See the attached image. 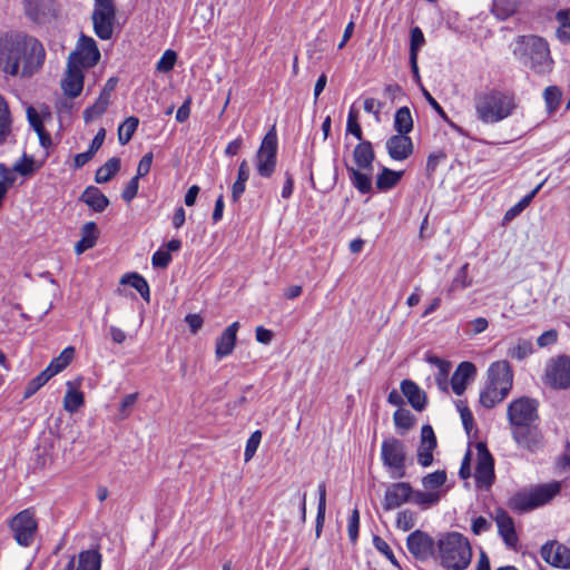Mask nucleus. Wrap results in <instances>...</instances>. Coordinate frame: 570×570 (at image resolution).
<instances>
[{"label":"nucleus","mask_w":570,"mask_h":570,"mask_svg":"<svg viewBox=\"0 0 570 570\" xmlns=\"http://www.w3.org/2000/svg\"><path fill=\"white\" fill-rule=\"evenodd\" d=\"M27 118H28L29 125L32 127V129L37 134L45 130L41 117L33 107L27 108Z\"/></svg>","instance_id":"obj_63"},{"label":"nucleus","mask_w":570,"mask_h":570,"mask_svg":"<svg viewBox=\"0 0 570 570\" xmlns=\"http://www.w3.org/2000/svg\"><path fill=\"white\" fill-rule=\"evenodd\" d=\"M468 268H469L468 263H465L464 265H462L460 267L456 275L452 279L451 286L448 289L449 296L456 289H464V288L471 286L472 282L469 278Z\"/></svg>","instance_id":"obj_47"},{"label":"nucleus","mask_w":570,"mask_h":570,"mask_svg":"<svg viewBox=\"0 0 570 570\" xmlns=\"http://www.w3.org/2000/svg\"><path fill=\"white\" fill-rule=\"evenodd\" d=\"M373 546L375 547V549L377 551H380L382 554H384L391 561L392 564L400 567L392 549L390 548V546L387 544V542L385 540H383L379 535H374L373 537Z\"/></svg>","instance_id":"obj_56"},{"label":"nucleus","mask_w":570,"mask_h":570,"mask_svg":"<svg viewBox=\"0 0 570 570\" xmlns=\"http://www.w3.org/2000/svg\"><path fill=\"white\" fill-rule=\"evenodd\" d=\"M262 441V432L259 430L254 431L248 438L244 452V460L248 462L255 455Z\"/></svg>","instance_id":"obj_53"},{"label":"nucleus","mask_w":570,"mask_h":570,"mask_svg":"<svg viewBox=\"0 0 570 570\" xmlns=\"http://www.w3.org/2000/svg\"><path fill=\"white\" fill-rule=\"evenodd\" d=\"M138 188L139 179L137 177H132L122 190L121 197L124 200L128 203L131 202L137 196Z\"/></svg>","instance_id":"obj_64"},{"label":"nucleus","mask_w":570,"mask_h":570,"mask_svg":"<svg viewBox=\"0 0 570 570\" xmlns=\"http://www.w3.org/2000/svg\"><path fill=\"white\" fill-rule=\"evenodd\" d=\"M358 528H360V513L357 509L352 511V514L348 519L347 532L348 538L352 543H355L358 538Z\"/></svg>","instance_id":"obj_58"},{"label":"nucleus","mask_w":570,"mask_h":570,"mask_svg":"<svg viewBox=\"0 0 570 570\" xmlns=\"http://www.w3.org/2000/svg\"><path fill=\"white\" fill-rule=\"evenodd\" d=\"M51 370L45 368L35 379H32L26 387L24 397L28 399L38 392L51 377Z\"/></svg>","instance_id":"obj_49"},{"label":"nucleus","mask_w":570,"mask_h":570,"mask_svg":"<svg viewBox=\"0 0 570 570\" xmlns=\"http://www.w3.org/2000/svg\"><path fill=\"white\" fill-rule=\"evenodd\" d=\"M102 556L97 549H88L70 556L66 563L59 562L52 570H101Z\"/></svg>","instance_id":"obj_14"},{"label":"nucleus","mask_w":570,"mask_h":570,"mask_svg":"<svg viewBox=\"0 0 570 570\" xmlns=\"http://www.w3.org/2000/svg\"><path fill=\"white\" fill-rule=\"evenodd\" d=\"M401 391L414 410L422 411L425 407V394L416 383L411 380H404L401 382Z\"/></svg>","instance_id":"obj_28"},{"label":"nucleus","mask_w":570,"mask_h":570,"mask_svg":"<svg viewBox=\"0 0 570 570\" xmlns=\"http://www.w3.org/2000/svg\"><path fill=\"white\" fill-rule=\"evenodd\" d=\"M83 404V393L72 389H68L63 397V407L69 413H75Z\"/></svg>","instance_id":"obj_45"},{"label":"nucleus","mask_w":570,"mask_h":570,"mask_svg":"<svg viewBox=\"0 0 570 570\" xmlns=\"http://www.w3.org/2000/svg\"><path fill=\"white\" fill-rule=\"evenodd\" d=\"M513 55L537 73L551 69L552 59L548 42L538 36H519L513 43Z\"/></svg>","instance_id":"obj_4"},{"label":"nucleus","mask_w":570,"mask_h":570,"mask_svg":"<svg viewBox=\"0 0 570 570\" xmlns=\"http://www.w3.org/2000/svg\"><path fill=\"white\" fill-rule=\"evenodd\" d=\"M403 171H394L387 167H383L376 177V188L385 191L392 189L402 178Z\"/></svg>","instance_id":"obj_36"},{"label":"nucleus","mask_w":570,"mask_h":570,"mask_svg":"<svg viewBox=\"0 0 570 570\" xmlns=\"http://www.w3.org/2000/svg\"><path fill=\"white\" fill-rule=\"evenodd\" d=\"M473 105L478 119L487 125L507 119L517 108L513 94L494 88L478 92Z\"/></svg>","instance_id":"obj_2"},{"label":"nucleus","mask_w":570,"mask_h":570,"mask_svg":"<svg viewBox=\"0 0 570 570\" xmlns=\"http://www.w3.org/2000/svg\"><path fill=\"white\" fill-rule=\"evenodd\" d=\"M538 403L527 396L512 401L508 406V419L514 428L529 426L538 416Z\"/></svg>","instance_id":"obj_10"},{"label":"nucleus","mask_w":570,"mask_h":570,"mask_svg":"<svg viewBox=\"0 0 570 570\" xmlns=\"http://www.w3.org/2000/svg\"><path fill=\"white\" fill-rule=\"evenodd\" d=\"M441 499L440 492L434 491H414L411 495V501L422 509H428L436 504Z\"/></svg>","instance_id":"obj_42"},{"label":"nucleus","mask_w":570,"mask_h":570,"mask_svg":"<svg viewBox=\"0 0 570 570\" xmlns=\"http://www.w3.org/2000/svg\"><path fill=\"white\" fill-rule=\"evenodd\" d=\"M121 284H128L132 288H135L140 296L149 303L150 301V289L147 281L138 273L126 274L121 278Z\"/></svg>","instance_id":"obj_34"},{"label":"nucleus","mask_w":570,"mask_h":570,"mask_svg":"<svg viewBox=\"0 0 570 570\" xmlns=\"http://www.w3.org/2000/svg\"><path fill=\"white\" fill-rule=\"evenodd\" d=\"M345 167L354 188H356L361 194H368L372 191V173L355 168L347 164H345Z\"/></svg>","instance_id":"obj_29"},{"label":"nucleus","mask_w":570,"mask_h":570,"mask_svg":"<svg viewBox=\"0 0 570 570\" xmlns=\"http://www.w3.org/2000/svg\"><path fill=\"white\" fill-rule=\"evenodd\" d=\"M109 105H110V100H108L105 97L99 95V97L94 102V105H91L90 107H88L83 110L85 122H90L91 120L104 115Z\"/></svg>","instance_id":"obj_44"},{"label":"nucleus","mask_w":570,"mask_h":570,"mask_svg":"<svg viewBox=\"0 0 570 570\" xmlns=\"http://www.w3.org/2000/svg\"><path fill=\"white\" fill-rule=\"evenodd\" d=\"M8 525L19 546L28 548L33 543L38 522L32 509L28 508L17 513L9 520Z\"/></svg>","instance_id":"obj_8"},{"label":"nucleus","mask_w":570,"mask_h":570,"mask_svg":"<svg viewBox=\"0 0 570 570\" xmlns=\"http://www.w3.org/2000/svg\"><path fill=\"white\" fill-rule=\"evenodd\" d=\"M558 331L554 328L548 330L543 332L537 340V344L539 347H548L557 343L558 341Z\"/></svg>","instance_id":"obj_61"},{"label":"nucleus","mask_w":570,"mask_h":570,"mask_svg":"<svg viewBox=\"0 0 570 570\" xmlns=\"http://www.w3.org/2000/svg\"><path fill=\"white\" fill-rule=\"evenodd\" d=\"M381 459L392 478L405 476L406 451L402 441L393 436L384 439L381 445Z\"/></svg>","instance_id":"obj_6"},{"label":"nucleus","mask_w":570,"mask_h":570,"mask_svg":"<svg viewBox=\"0 0 570 570\" xmlns=\"http://www.w3.org/2000/svg\"><path fill=\"white\" fill-rule=\"evenodd\" d=\"M406 547L415 559L425 561L434 552V540L426 532L415 530L407 537Z\"/></svg>","instance_id":"obj_16"},{"label":"nucleus","mask_w":570,"mask_h":570,"mask_svg":"<svg viewBox=\"0 0 570 570\" xmlns=\"http://www.w3.org/2000/svg\"><path fill=\"white\" fill-rule=\"evenodd\" d=\"M542 185L543 183L539 184L531 193L525 195L520 202H518L514 206L508 209L503 216V222H511L518 215H520L529 206L530 202L538 194Z\"/></svg>","instance_id":"obj_41"},{"label":"nucleus","mask_w":570,"mask_h":570,"mask_svg":"<svg viewBox=\"0 0 570 570\" xmlns=\"http://www.w3.org/2000/svg\"><path fill=\"white\" fill-rule=\"evenodd\" d=\"M560 483L554 481L520 491L509 500V507L519 513L529 512L550 502L560 492Z\"/></svg>","instance_id":"obj_5"},{"label":"nucleus","mask_w":570,"mask_h":570,"mask_svg":"<svg viewBox=\"0 0 570 570\" xmlns=\"http://www.w3.org/2000/svg\"><path fill=\"white\" fill-rule=\"evenodd\" d=\"M389 156L396 161L407 159L413 154V141L407 135H393L386 140Z\"/></svg>","instance_id":"obj_21"},{"label":"nucleus","mask_w":570,"mask_h":570,"mask_svg":"<svg viewBox=\"0 0 570 570\" xmlns=\"http://www.w3.org/2000/svg\"><path fill=\"white\" fill-rule=\"evenodd\" d=\"M79 200L96 213H102L110 204L107 196L96 186H88L82 191Z\"/></svg>","instance_id":"obj_27"},{"label":"nucleus","mask_w":570,"mask_h":570,"mask_svg":"<svg viewBox=\"0 0 570 570\" xmlns=\"http://www.w3.org/2000/svg\"><path fill=\"white\" fill-rule=\"evenodd\" d=\"M73 356L75 348L72 346H68L63 348L62 352L57 357H55L46 368L51 370L49 373L55 376L71 363Z\"/></svg>","instance_id":"obj_38"},{"label":"nucleus","mask_w":570,"mask_h":570,"mask_svg":"<svg viewBox=\"0 0 570 570\" xmlns=\"http://www.w3.org/2000/svg\"><path fill=\"white\" fill-rule=\"evenodd\" d=\"M561 97L562 92L557 86H549L544 89L543 99L549 114L554 112L559 108Z\"/></svg>","instance_id":"obj_46"},{"label":"nucleus","mask_w":570,"mask_h":570,"mask_svg":"<svg viewBox=\"0 0 570 570\" xmlns=\"http://www.w3.org/2000/svg\"><path fill=\"white\" fill-rule=\"evenodd\" d=\"M475 365L471 362H462L451 377V387L456 395L463 394L466 383L475 375Z\"/></svg>","instance_id":"obj_26"},{"label":"nucleus","mask_w":570,"mask_h":570,"mask_svg":"<svg viewBox=\"0 0 570 570\" xmlns=\"http://www.w3.org/2000/svg\"><path fill=\"white\" fill-rule=\"evenodd\" d=\"M546 383L557 390L570 389V356L551 358L546 366Z\"/></svg>","instance_id":"obj_11"},{"label":"nucleus","mask_w":570,"mask_h":570,"mask_svg":"<svg viewBox=\"0 0 570 570\" xmlns=\"http://www.w3.org/2000/svg\"><path fill=\"white\" fill-rule=\"evenodd\" d=\"M357 117H358L357 111L353 107H351V109L348 111V116H347L346 131H347V134L353 135L361 142V141H364L363 140V131L357 121Z\"/></svg>","instance_id":"obj_52"},{"label":"nucleus","mask_w":570,"mask_h":570,"mask_svg":"<svg viewBox=\"0 0 570 570\" xmlns=\"http://www.w3.org/2000/svg\"><path fill=\"white\" fill-rule=\"evenodd\" d=\"M375 153L372 142L364 140L358 142L353 150V160L355 168L372 173Z\"/></svg>","instance_id":"obj_25"},{"label":"nucleus","mask_w":570,"mask_h":570,"mask_svg":"<svg viewBox=\"0 0 570 570\" xmlns=\"http://www.w3.org/2000/svg\"><path fill=\"white\" fill-rule=\"evenodd\" d=\"M488 385L510 392L513 386V370L505 360L493 362L488 368Z\"/></svg>","instance_id":"obj_15"},{"label":"nucleus","mask_w":570,"mask_h":570,"mask_svg":"<svg viewBox=\"0 0 570 570\" xmlns=\"http://www.w3.org/2000/svg\"><path fill=\"white\" fill-rule=\"evenodd\" d=\"M277 134L275 127H273L264 136L255 156L256 170L261 177L271 178L275 173L277 165Z\"/></svg>","instance_id":"obj_7"},{"label":"nucleus","mask_w":570,"mask_h":570,"mask_svg":"<svg viewBox=\"0 0 570 570\" xmlns=\"http://www.w3.org/2000/svg\"><path fill=\"white\" fill-rule=\"evenodd\" d=\"M446 482V473L443 470H438L423 476L422 485L426 490H438Z\"/></svg>","instance_id":"obj_50"},{"label":"nucleus","mask_w":570,"mask_h":570,"mask_svg":"<svg viewBox=\"0 0 570 570\" xmlns=\"http://www.w3.org/2000/svg\"><path fill=\"white\" fill-rule=\"evenodd\" d=\"M512 434L519 445L531 452L539 450L543 445L541 433L537 429L530 428V425L513 429Z\"/></svg>","instance_id":"obj_24"},{"label":"nucleus","mask_w":570,"mask_h":570,"mask_svg":"<svg viewBox=\"0 0 570 570\" xmlns=\"http://www.w3.org/2000/svg\"><path fill=\"white\" fill-rule=\"evenodd\" d=\"M534 352L533 344L530 340L518 338L514 343H511L507 355L517 361H523Z\"/></svg>","instance_id":"obj_32"},{"label":"nucleus","mask_w":570,"mask_h":570,"mask_svg":"<svg viewBox=\"0 0 570 570\" xmlns=\"http://www.w3.org/2000/svg\"><path fill=\"white\" fill-rule=\"evenodd\" d=\"M120 169V159L112 157L108 159L101 167H99L95 175L97 184L108 183Z\"/></svg>","instance_id":"obj_35"},{"label":"nucleus","mask_w":570,"mask_h":570,"mask_svg":"<svg viewBox=\"0 0 570 570\" xmlns=\"http://www.w3.org/2000/svg\"><path fill=\"white\" fill-rule=\"evenodd\" d=\"M39 166L36 165L35 158L27 154H23L22 157L17 160L13 165V171L20 174L21 176H31Z\"/></svg>","instance_id":"obj_48"},{"label":"nucleus","mask_w":570,"mask_h":570,"mask_svg":"<svg viewBox=\"0 0 570 570\" xmlns=\"http://www.w3.org/2000/svg\"><path fill=\"white\" fill-rule=\"evenodd\" d=\"M116 9L114 0H95L92 11L94 30L101 40H109L114 33Z\"/></svg>","instance_id":"obj_9"},{"label":"nucleus","mask_w":570,"mask_h":570,"mask_svg":"<svg viewBox=\"0 0 570 570\" xmlns=\"http://www.w3.org/2000/svg\"><path fill=\"white\" fill-rule=\"evenodd\" d=\"M438 445L435 433L431 425L425 424L421 429V441L417 449V462L426 468L433 463V451Z\"/></svg>","instance_id":"obj_19"},{"label":"nucleus","mask_w":570,"mask_h":570,"mask_svg":"<svg viewBox=\"0 0 570 570\" xmlns=\"http://www.w3.org/2000/svg\"><path fill=\"white\" fill-rule=\"evenodd\" d=\"M100 51L94 38L81 35L76 49L69 55L68 61L81 68H91L98 63Z\"/></svg>","instance_id":"obj_12"},{"label":"nucleus","mask_w":570,"mask_h":570,"mask_svg":"<svg viewBox=\"0 0 570 570\" xmlns=\"http://www.w3.org/2000/svg\"><path fill=\"white\" fill-rule=\"evenodd\" d=\"M478 462L474 472L476 488L489 489L494 482V460L482 442L476 444Z\"/></svg>","instance_id":"obj_13"},{"label":"nucleus","mask_w":570,"mask_h":570,"mask_svg":"<svg viewBox=\"0 0 570 570\" xmlns=\"http://www.w3.org/2000/svg\"><path fill=\"white\" fill-rule=\"evenodd\" d=\"M425 39L422 30L419 27H415L411 30V43H410V55L415 52L417 55L419 49L423 46Z\"/></svg>","instance_id":"obj_62"},{"label":"nucleus","mask_w":570,"mask_h":570,"mask_svg":"<svg viewBox=\"0 0 570 570\" xmlns=\"http://www.w3.org/2000/svg\"><path fill=\"white\" fill-rule=\"evenodd\" d=\"M138 125L139 120L134 116L125 119V121L118 127V140L120 145L125 146L131 140Z\"/></svg>","instance_id":"obj_43"},{"label":"nucleus","mask_w":570,"mask_h":570,"mask_svg":"<svg viewBox=\"0 0 570 570\" xmlns=\"http://www.w3.org/2000/svg\"><path fill=\"white\" fill-rule=\"evenodd\" d=\"M413 489L407 482L391 484L384 495L383 508L386 511L394 510L411 500Z\"/></svg>","instance_id":"obj_18"},{"label":"nucleus","mask_w":570,"mask_h":570,"mask_svg":"<svg viewBox=\"0 0 570 570\" xmlns=\"http://www.w3.org/2000/svg\"><path fill=\"white\" fill-rule=\"evenodd\" d=\"M494 520L498 525V532L507 547L515 549L519 542L514 522L512 518L503 509H497Z\"/></svg>","instance_id":"obj_22"},{"label":"nucleus","mask_w":570,"mask_h":570,"mask_svg":"<svg viewBox=\"0 0 570 570\" xmlns=\"http://www.w3.org/2000/svg\"><path fill=\"white\" fill-rule=\"evenodd\" d=\"M318 504H317V515H316V524H315V534L316 538L321 537L324 522H325V511H326V485L324 482L318 484Z\"/></svg>","instance_id":"obj_40"},{"label":"nucleus","mask_w":570,"mask_h":570,"mask_svg":"<svg viewBox=\"0 0 570 570\" xmlns=\"http://www.w3.org/2000/svg\"><path fill=\"white\" fill-rule=\"evenodd\" d=\"M98 239L96 223L88 222L81 228V238L75 245V252L79 255L92 248Z\"/></svg>","instance_id":"obj_30"},{"label":"nucleus","mask_w":570,"mask_h":570,"mask_svg":"<svg viewBox=\"0 0 570 570\" xmlns=\"http://www.w3.org/2000/svg\"><path fill=\"white\" fill-rule=\"evenodd\" d=\"M12 131V116L9 105L0 95V145L4 144Z\"/></svg>","instance_id":"obj_31"},{"label":"nucleus","mask_w":570,"mask_h":570,"mask_svg":"<svg viewBox=\"0 0 570 570\" xmlns=\"http://www.w3.org/2000/svg\"><path fill=\"white\" fill-rule=\"evenodd\" d=\"M489 327V321L485 317H476L465 325V334L469 336H475L487 331Z\"/></svg>","instance_id":"obj_55"},{"label":"nucleus","mask_w":570,"mask_h":570,"mask_svg":"<svg viewBox=\"0 0 570 570\" xmlns=\"http://www.w3.org/2000/svg\"><path fill=\"white\" fill-rule=\"evenodd\" d=\"M396 527L403 531H409L414 527V515L405 510L397 513Z\"/></svg>","instance_id":"obj_59"},{"label":"nucleus","mask_w":570,"mask_h":570,"mask_svg":"<svg viewBox=\"0 0 570 570\" xmlns=\"http://www.w3.org/2000/svg\"><path fill=\"white\" fill-rule=\"evenodd\" d=\"M239 326L238 322H234L225 328L219 337H217L215 355L218 360L228 356L234 351Z\"/></svg>","instance_id":"obj_23"},{"label":"nucleus","mask_w":570,"mask_h":570,"mask_svg":"<svg viewBox=\"0 0 570 570\" xmlns=\"http://www.w3.org/2000/svg\"><path fill=\"white\" fill-rule=\"evenodd\" d=\"M61 88L69 98L78 97L83 88V68L68 61Z\"/></svg>","instance_id":"obj_20"},{"label":"nucleus","mask_w":570,"mask_h":570,"mask_svg":"<svg viewBox=\"0 0 570 570\" xmlns=\"http://www.w3.org/2000/svg\"><path fill=\"white\" fill-rule=\"evenodd\" d=\"M393 420L396 428L403 429L405 431L411 429L414 424V416L412 413L409 410L402 407L394 412Z\"/></svg>","instance_id":"obj_51"},{"label":"nucleus","mask_w":570,"mask_h":570,"mask_svg":"<svg viewBox=\"0 0 570 570\" xmlns=\"http://www.w3.org/2000/svg\"><path fill=\"white\" fill-rule=\"evenodd\" d=\"M429 362L438 367L435 375V382L439 389L443 392L448 391V375L451 370V363L439 358L438 356L429 357Z\"/></svg>","instance_id":"obj_39"},{"label":"nucleus","mask_w":570,"mask_h":570,"mask_svg":"<svg viewBox=\"0 0 570 570\" xmlns=\"http://www.w3.org/2000/svg\"><path fill=\"white\" fill-rule=\"evenodd\" d=\"M542 559L556 568L570 569V549L558 542H548L541 548Z\"/></svg>","instance_id":"obj_17"},{"label":"nucleus","mask_w":570,"mask_h":570,"mask_svg":"<svg viewBox=\"0 0 570 570\" xmlns=\"http://www.w3.org/2000/svg\"><path fill=\"white\" fill-rule=\"evenodd\" d=\"M456 409L460 413L462 424L464 429L470 432L473 428V415L464 401L459 400L456 402Z\"/></svg>","instance_id":"obj_57"},{"label":"nucleus","mask_w":570,"mask_h":570,"mask_svg":"<svg viewBox=\"0 0 570 570\" xmlns=\"http://www.w3.org/2000/svg\"><path fill=\"white\" fill-rule=\"evenodd\" d=\"M45 60V47L37 38L19 31L0 32V71L6 76L30 78Z\"/></svg>","instance_id":"obj_1"},{"label":"nucleus","mask_w":570,"mask_h":570,"mask_svg":"<svg viewBox=\"0 0 570 570\" xmlns=\"http://www.w3.org/2000/svg\"><path fill=\"white\" fill-rule=\"evenodd\" d=\"M394 129L397 134L407 135L413 129V118L407 107H401L394 116Z\"/></svg>","instance_id":"obj_37"},{"label":"nucleus","mask_w":570,"mask_h":570,"mask_svg":"<svg viewBox=\"0 0 570 570\" xmlns=\"http://www.w3.org/2000/svg\"><path fill=\"white\" fill-rule=\"evenodd\" d=\"M510 392H504L498 387L485 385L480 393V403L487 409L494 407L498 403L502 402Z\"/></svg>","instance_id":"obj_33"},{"label":"nucleus","mask_w":570,"mask_h":570,"mask_svg":"<svg viewBox=\"0 0 570 570\" xmlns=\"http://www.w3.org/2000/svg\"><path fill=\"white\" fill-rule=\"evenodd\" d=\"M440 564L446 570H464L472 560L471 544L463 534L448 532L436 543Z\"/></svg>","instance_id":"obj_3"},{"label":"nucleus","mask_w":570,"mask_h":570,"mask_svg":"<svg viewBox=\"0 0 570 570\" xmlns=\"http://www.w3.org/2000/svg\"><path fill=\"white\" fill-rule=\"evenodd\" d=\"M177 55L174 50H166L156 65V70L159 72H169L174 69Z\"/></svg>","instance_id":"obj_54"},{"label":"nucleus","mask_w":570,"mask_h":570,"mask_svg":"<svg viewBox=\"0 0 570 570\" xmlns=\"http://www.w3.org/2000/svg\"><path fill=\"white\" fill-rule=\"evenodd\" d=\"M171 262V256L167 250L158 249L151 257V264L156 268H166Z\"/></svg>","instance_id":"obj_60"}]
</instances>
